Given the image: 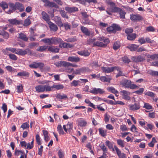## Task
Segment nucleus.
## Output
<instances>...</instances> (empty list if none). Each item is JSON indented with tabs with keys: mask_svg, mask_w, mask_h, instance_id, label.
<instances>
[{
	"mask_svg": "<svg viewBox=\"0 0 158 158\" xmlns=\"http://www.w3.org/2000/svg\"><path fill=\"white\" fill-rule=\"evenodd\" d=\"M57 131L60 134L63 135L64 134V132L63 131L62 127L60 125H59L57 127Z\"/></svg>",
	"mask_w": 158,
	"mask_h": 158,
	"instance_id": "nucleus-51",
	"label": "nucleus"
},
{
	"mask_svg": "<svg viewBox=\"0 0 158 158\" xmlns=\"http://www.w3.org/2000/svg\"><path fill=\"white\" fill-rule=\"evenodd\" d=\"M48 50L53 53H57L59 52V49L57 47L51 46L48 47Z\"/></svg>",
	"mask_w": 158,
	"mask_h": 158,
	"instance_id": "nucleus-24",
	"label": "nucleus"
},
{
	"mask_svg": "<svg viewBox=\"0 0 158 158\" xmlns=\"http://www.w3.org/2000/svg\"><path fill=\"white\" fill-rule=\"evenodd\" d=\"M144 94L146 95L150 96L152 98H154L155 95V94L152 92L148 91L145 92Z\"/></svg>",
	"mask_w": 158,
	"mask_h": 158,
	"instance_id": "nucleus-57",
	"label": "nucleus"
},
{
	"mask_svg": "<svg viewBox=\"0 0 158 158\" xmlns=\"http://www.w3.org/2000/svg\"><path fill=\"white\" fill-rule=\"evenodd\" d=\"M54 19L55 23L59 27H62L63 26V24L60 17L58 16H56Z\"/></svg>",
	"mask_w": 158,
	"mask_h": 158,
	"instance_id": "nucleus-17",
	"label": "nucleus"
},
{
	"mask_svg": "<svg viewBox=\"0 0 158 158\" xmlns=\"http://www.w3.org/2000/svg\"><path fill=\"white\" fill-rule=\"evenodd\" d=\"M59 11L62 17L67 19H69V17L67 15L66 12H65L64 10L60 9Z\"/></svg>",
	"mask_w": 158,
	"mask_h": 158,
	"instance_id": "nucleus-38",
	"label": "nucleus"
},
{
	"mask_svg": "<svg viewBox=\"0 0 158 158\" xmlns=\"http://www.w3.org/2000/svg\"><path fill=\"white\" fill-rule=\"evenodd\" d=\"M132 61L135 62H139L143 61L144 60V58L142 56H133L131 58Z\"/></svg>",
	"mask_w": 158,
	"mask_h": 158,
	"instance_id": "nucleus-15",
	"label": "nucleus"
},
{
	"mask_svg": "<svg viewBox=\"0 0 158 158\" xmlns=\"http://www.w3.org/2000/svg\"><path fill=\"white\" fill-rule=\"evenodd\" d=\"M106 3L109 5L110 7H108V10L112 13H118L121 8L115 6V3L110 0L106 1Z\"/></svg>",
	"mask_w": 158,
	"mask_h": 158,
	"instance_id": "nucleus-2",
	"label": "nucleus"
},
{
	"mask_svg": "<svg viewBox=\"0 0 158 158\" xmlns=\"http://www.w3.org/2000/svg\"><path fill=\"white\" fill-rule=\"evenodd\" d=\"M78 125L81 127H84L86 126L87 122L83 119V118H80L77 120Z\"/></svg>",
	"mask_w": 158,
	"mask_h": 158,
	"instance_id": "nucleus-14",
	"label": "nucleus"
},
{
	"mask_svg": "<svg viewBox=\"0 0 158 158\" xmlns=\"http://www.w3.org/2000/svg\"><path fill=\"white\" fill-rule=\"evenodd\" d=\"M118 13L120 15V19H125V15L126 13L124 10H123L121 9Z\"/></svg>",
	"mask_w": 158,
	"mask_h": 158,
	"instance_id": "nucleus-39",
	"label": "nucleus"
},
{
	"mask_svg": "<svg viewBox=\"0 0 158 158\" xmlns=\"http://www.w3.org/2000/svg\"><path fill=\"white\" fill-rule=\"evenodd\" d=\"M138 47V46L135 44H131V45L127 47V48L129 49L131 51H135Z\"/></svg>",
	"mask_w": 158,
	"mask_h": 158,
	"instance_id": "nucleus-36",
	"label": "nucleus"
},
{
	"mask_svg": "<svg viewBox=\"0 0 158 158\" xmlns=\"http://www.w3.org/2000/svg\"><path fill=\"white\" fill-rule=\"evenodd\" d=\"M31 23V21L29 17L25 20L23 24L24 26L27 27Z\"/></svg>",
	"mask_w": 158,
	"mask_h": 158,
	"instance_id": "nucleus-49",
	"label": "nucleus"
},
{
	"mask_svg": "<svg viewBox=\"0 0 158 158\" xmlns=\"http://www.w3.org/2000/svg\"><path fill=\"white\" fill-rule=\"evenodd\" d=\"M89 92L91 93L95 94H103L105 92L103 89L96 88H93Z\"/></svg>",
	"mask_w": 158,
	"mask_h": 158,
	"instance_id": "nucleus-6",
	"label": "nucleus"
},
{
	"mask_svg": "<svg viewBox=\"0 0 158 158\" xmlns=\"http://www.w3.org/2000/svg\"><path fill=\"white\" fill-rule=\"evenodd\" d=\"M8 21L10 24L13 25L19 24L20 23V21L15 19H9Z\"/></svg>",
	"mask_w": 158,
	"mask_h": 158,
	"instance_id": "nucleus-33",
	"label": "nucleus"
},
{
	"mask_svg": "<svg viewBox=\"0 0 158 158\" xmlns=\"http://www.w3.org/2000/svg\"><path fill=\"white\" fill-rule=\"evenodd\" d=\"M105 45L104 44L103 42L97 41L94 42L93 44V46H97L99 47H105Z\"/></svg>",
	"mask_w": 158,
	"mask_h": 158,
	"instance_id": "nucleus-37",
	"label": "nucleus"
},
{
	"mask_svg": "<svg viewBox=\"0 0 158 158\" xmlns=\"http://www.w3.org/2000/svg\"><path fill=\"white\" fill-rule=\"evenodd\" d=\"M131 83V81L129 80L124 79L122 81L120 84L125 88H129L130 85Z\"/></svg>",
	"mask_w": 158,
	"mask_h": 158,
	"instance_id": "nucleus-10",
	"label": "nucleus"
},
{
	"mask_svg": "<svg viewBox=\"0 0 158 158\" xmlns=\"http://www.w3.org/2000/svg\"><path fill=\"white\" fill-rule=\"evenodd\" d=\"M8 6L7 4L5 2H2L0 4V6H1L3 10L7 8Z\"/></svg>",
	"mask_w": 158,
	"mask_h": 158,
	"instance_id": "nucleus-63",
	"label": "nucleus"
},
{
	"mask_svg": "<svg viewBox=\"0 0 158 158\" xmlns=\"http://www.w3.org/2000/svg\"><path fill=\"white\" fill-rule=\"evenodd\" d=\"M136 34L135 33L131 34L128 35L127 36V39L130 40H134L136 37Z\"/></svg>",
	"mask_w": 158,
	"mask_h": 158,
	"instance_id": "nucleus-41",
	"label": "nucleus"
},
{
	"mask_svg": "<svg viewBox=\"0 0 158 158\" xmlns=\"http://www.w3.org/2000/svg\"><path fill=\"white\" fill-rule=\"evenodd\" d=\"M149 57L152 60H158V54H154L150 55Z\"/></svg>",
	"mask_w": 158,
	"mask_h": 158,
	"instance_id": "nucleus-62",
	"label": "nucleus"
},
{
	"mask_svg": "<svg viewBox=\"0 0 158 158\" xmlns=\"http://www.w3.org/2000/svg\"><path fill=\"white\" fill-rule=\"evenodd\" d=\"M35 89L36 92L38 93L50 91L49 85V84L37 85L35 87Z\"/></svg>",
	"mask_w": 158,
	"mask_h": 158,
	"instance_id": "nucleus-3",
	"label": "nucleus"
},
{
	"mask_svg": "<svg viewBox=\"0 0 158 158\" xmlns=\"http://www.w3.org/2000/svg\"><path fill=\"white\" fill-rule=\"evenodd\" d=\"M41 15L43 19L46 21L47 23L50 21V17L46 12L44 11H42Z\"/></svg>",
	"mask_w": 158,
	"mask_h": 158,
	"instance_id": "nucleus-20",
	"label": "nucleus"
},
{
	"mask_svg": "<svg viewBox=\"0 0 158 158\" xmlns=\"http://www.w3.org/2000/svg\"><path fill=\"white\" fill-rule=\"evenodd\" d=\"M120 44L119 42L114 43L113 45V48L114 50L118 49L120 47Z\"/></svg>",
	"mask_w": 158,
	"mask_h": 158,
	"instance_id": "nucleus-50",
	"label": "nucleus"
},
{
	"mask_svg": "<svg viewBox=\"0 0 158 158\" xmlns=\"http://www.w3.org/2000/svg\"><path fill=\"white\" fill-rule=\"evenodd\" d=\"M39 43L36 42H33L29 44L28 47L30 48H32L35 46H37Z\"/></svg>",
	"mask_w": 158,
	"mask_h": 158,
	"instance_id": "nucleus-55",
	"label": "nucleus"
},
{
	"mask_svg": "<svg viewBox=\"0 0 158 158\" xmlns=\"http://www.w3.org/2000/svg\"><path fill=\"white\" fill-rule=\"evenodd\" d=\"M46 6L51 7H54L56 8H59V6L53 2H50L49 1L48 2V3Z\"/></svg>",
	"mask_w": 158,
	"mask_h": 158,
	"instance_id": "nucleus-40",
	"label": "nucleus"
},
{
	"mask_svg": "<svg viewBox=\"0 0 158 158\" xmlns=\"http://www.w3.org/2000/svg\"><path fill=\"white\" fill-rule=\"evenodd\" d=\"M157 71H154L152 70H150L148 71V74L152 75L154 76H157L158 75Z\"/></svg>",
	"mask_w": 158,
	"mask_h": 158,
	"instance_id": "nucleus-56",
	"label": "nucleus"
},
{
	"mask_svg": "<svg viewBox=\"0 0 158 158\" xmlns=\"http://www.w3.org/2000/svg\"><path fill=\"white\" fill-rule=\"evenodd\" d=\"M29 75V73L26 71H23L19 72L18 73L17 76L21 77H28Z\"/></svg>",
	"mask_w": 158,
	"mask_h": 158,
	"instance_id": "nucleus-32",
	"label": "nucleus"
},
{
	"mask_svg": "<svg viewBox=\"0 0 158 158\" xmlns=\"http://www.w3.org/2000/svg\"><path fill=\"white\" fill-rule=\"evenodd\" d=\"M60 48H69L72 47L73 45L68 43L62 42L60 44L59 46Z\"/></svg>",
	"mask_w": 158,
	"mask_h": 158,
	"instance_id": "nucleus-19",
	"label": "nucleus"
},
{
	"mask_svg": "<svg viewBox=\"0 0 158 158\" xmlns=\"http://www.w3.org/2000/svg\"><path fill=\"white\" fill-rule=\"evenodd\" d=\"M48 46L46 45L41 46L38 48L37 50L40 52L46 50L48 48Z\"/></svg>",
	"mask_w": 158,
	"mask_h": 158,
	"instance_id": "nucleus-44",
	"label": "nucleus"
},
{
	"mask_svg": "<svg viewBox=\"0 0 158 158\" xmlns=\"http://www.w3.org/2000/svg\"><path fill=\"white\" fill-rule=\"evenodd\" d=\"M15 54L19 55H24L27 54V52L26 50L19 49H16Z\"/></svg>",
	"mask_w": 158,
	"mask_h": 158,
	"instance_id": "nucleus-27",
	"label": "nucleus"
},
{
	"mask_svg": "<svg viewBox=\"0 0 158 158\" xmlns=\"http://www.w3.org/2000/svg\"><path fill=\"white\" fill-rule=\"evenodd\" d=\"M120 93L123 99L127 100H130L131 98L129 96L130 94V92L125 90H122Z\"/></svg>",
	"mask_w": 158,
	"mask_h": 158,
	"instance_id": "nucleus-8",
	"label": "nucleus"
},
{
	"mask_svg": "<svg viewBox=\"0 0 158 158\" xmlns=\"http://www.w3.org/2000/svg\"><path fill=\"white\" fill-rule=\"evenodd\" d=\"M64 88L63 85L59 84H54L52 86L49 85L50 91H52L54 88L57 90L62 89Z\"/></svg>",
	"mask_w": 158,
	"mask_h": 158,
	"instance_id": "nucleus-9",
	"label": "nucleus"
},
{
	"mask_svg": "<svg viewBox=\"0 0 158 158\" xmlns=\"http://www.w3.org/2000/svg\"><path fill=\"white\" fill-rule=\"evenodd\" d=\"M30 68L36 69L38 68L43 69L44 66V64L42 62H33L32 64L29 65Z\"/></svg>",
	"mask_w": 158,
	"mask_h": 158,
	"instance_id": "nucleus-5",
	"label": "nucleus"
},
{
	"mask_svg": "<svg viewBox=\"0 0 158 158\" xmlns=\"http://www.w3.org/2000/svg\"><path fill=\"white\" fill-rule=\"evenodd\" d=\"M77 53L80 55L84 56H89L90 54V52H89L86 50L78 51Z\"/></svg>",
	"mask_w": 158,
	"mask_h": 158,
	"instance_id": "nucleus-26",
	"label": "nucleus"
},
{
	"mask_svg": "<svg viewBox=\"0 0 158 158\" xmlns=\"http://www.w3.org/2000/svg\"><path fill=\"white\" fill-rule=\"evenodd\" d=\"M65 10L69 13L78 10V8L76 7H66Z\"/></svg>",
	"mask_w": 158,
	"mask_h": 158,
	"instance_id": "nucleus-28",
	"label": "nucleus"
},
{
	"mask_svg": "<svg viewBox=\"0 0 158 158\" xmlns=\"http://www.w3.org/2000/svg\"><path fill=\"white\" fill-rule=\"evenodd\" d=\"M99 135L102 137H105L107 135V130L102 127H100L98 129Z\"/></svg>",
	"mask_w": 158,
	"mask_h": 158,
	"instance_id": "nucleus-22",
	"label": "nucleus"
},
{
	"mask_svg": "<svg viewBox=\"0 0 158 158\" xmlns=\"http://www.w3.org/2000/svg\"><path fill=\"white\" fill-rule=\"evenodd\" d=\"M68 60L74 62H78L80 61V58L77 56H69L68 57Z\"/></svg>",
	"mask_w": 158,
	"mask_h": 158,
	"instance_id": "nucleus-18",
	"label": "nucleus"
},
{
	"mask_svg": "<svg viewBox=\"0 0 158 158\" xmlns=\"http://www.w3.org/2000/svg\"><path fill=\"white\" fill-rule=\"evenodd\" d=\"M41 41L43 42L45 44H48L50 45H52V40L51 38H47L43 39Z\"/></svg>",
	"mask_w": 158,
	"mask_h": 158,
	"instance_id": "nucleus-42",
	"label": "nucleus"
},
{
	"mask_svg": "<svg viewBox=\"0 0 158 158\" xmlns=\"http://www.w3.org/2000/svg\"><path fill=\"white\" fill-rule=\"evenodd\" d=\"M48 23L49 25V27L51 31H56L58 30V28L57 26L51 21Z\"/></svg>",
	"mask_w": 158,
	"mask_h": 158,
	"instance_id": "nucleus-21",
	"label": "nucleus"
},
{
	"mask_svg": "<svg viewBox=\"0 0 158 158\" xmlns=\"http://www.w3.org/2000/svg\"><path fill=\"white\" fill-rule=\"evenodd\" d=\"M100 80L102 82H110L111 80L110 78H107L105 76L101 77Z\"/></svg>",
	"mask_w": 158,
	"mask_h": 158,
	"instance_id": "nucleus-45",
	"label": "nucleus"
},
{
	"mask_svg": "<svg viewBox=\"0 0 158 158\" xmlns=\"http://www.w3.org/2000/svg\"><path fill=\"white\" fill-rule=\"evenodd\" d=\"M114 66L110 67H103L101 68L103 72L106 73H110L114 70Z\"/></svg>",
	"mask_w": 158,
	"mask_h": 158,
	"instance_id": "nucleus-11",
	"label": "nucleus"
},
{
	"mask_svg": "<svg viewBox=\"0 0 158 158\" xmlns=\"http://www.w3.org/2000/svg\"><path fill=\"white\" fill-rule=\"evenodd\" d=\"M66 126L67 130H69V131H71V130L72 129L73 127V123H69L66 125Z\"/></svg>",
	"mask_w": 158,
	"mask_h": 158,
	"instance_id": "nucleus-58",
	"label": "nucleus"
},
{
	"mask_svg": "<svg viewBox=\"0 0 158 158\" xmlns=\"http://www.w3.org/2000/svg\"><path fill=\"white\" fill-rule=\"evenodd\" d=\"M146 31L147 32H153L155 31V29L153 27L150 26L147 27Z\"/></svg>",
	"mask_w": 158,
	"mask_h": 158,
	"instance_id": "nucleus-64",
	"label": "nucleus"
},
{
	"mask_svg": "<svg viewBox=\"0 0 158 158\" xmlns=\"http://www.w3.org/2000/svg\"><path fill=\"white\" fill-rule=\"evenodd\" d=\"M100 147L103 151V153L106 154L107 152V149L104 144L101 145Z\"/></svg>",
	"mask_w": 158,
	"mask_h": 158,
	"instance_id": "nucleus-52",
	"label": "nucleus"
},
{
	"mask_svg": "<svg viewBox=\"0 0 158 158\" xmlns=\"http://www.w3.org/2000/svg\"><path fill=\"white\" fill-rule=\"evenodd\" d=\"M83 20L82 21V23L84 24H88L89 25L91 24V23L90 20H89L88 19H83Z\"/></svg>",
	"mask_w": 158,
	"mask_h": 158,
	"instance_id": "nucleus-61",
	"label": "nucleus"
},
{
	"mask_svg": "<svg viewBox=\"0 0 158 158\" xmlns=\"http://www.w3.org/2000/svg\"><path fill=\"white\" fill-rule=\"evenodd\" d=\"M128 106L130 110L133 111L137 110L140 108V103L139 102H135L133 104L129 105Z\"/></svg>",
	"mask_w": 158,
	"mask_h": 158,
	"instance_id": "nucleus-7",
	"label": "nucleus"
},
{
	"mask_svg": "<svg viewBox=\"0 0 158 158\" xmlns=\"http://www.w3.org/2000/svg\"><path fill=\"white\" fill-rule=\"evenodd\" d=\"M42 131L44 136V139L45 141L47 142L49 139V138L48 134V132L47 131L45 130H43Z\"/></svg>",
	"mask_w": 158,
	"mask_h": 158,
	"instance_id": "nucleus-35",
	"label": "nucleus"
},
{
	"mask_svg": "<svg viewBox=\"0 0 158 158\" xmlns=\"http://www.w3.org/2000/svg\"><path fill=\"white\" fill-rule=\"evenodd\" d=\"M117 144L121 147L123 148L125 146V142L124 140L121 139H118L117 140Z\"/></svg>",
	"mask_w": 158,
	"mask_h": 158,
	"instance_id": "nucleus-43",
	"label": "nucleus"
},
{
	"mask_svg": "<svg viewBox=\"0 0 158 158\" xmlns=\"http://www.w3.org/2000/svg\"><path fill=\"white\" fill-rule=\"evenodd\" d=\"M52 40V45L56 44H60L63 42V41L60 38L53 37L51 38Z\"/></svg>",
	"mask_w": 158,
	"mask_h": 158,
	"instance_id": "nucleus-16",
	"label": "nucleus"
},
{
	"mask_svg": "<svg viewBox=\"0 0 158 158\" xmlns=\"http://www.w3.org/2000/svg\"><path fill=\"white\" fill-rule=\"evenodd\" d=\"M29 127V125L26 122L23 123L21 125V127L23 130L27 129Z\"/></svg>",
	"mask_w": 158,
	"mask_h": 158,
	"instance_id": "nucleus-53",
	"label": "nucleus"
},
{
	"mask_svg": "<svg viewBox=\"0 0 158 158\" xmlns=\"http://www.w3.org/2000/svg\"><path fill=\"white\" fill-rule=\"evenodd\" d=\"M115 68H114V70H117L118 72V73L116 75V77L117 78L120 76H124V74L123 73L122 71L121 68L115 66Z\"/></svg>",
	"mask_w": 158,
	"mask_h": 158,
	"instance_id": "nucleus-23",
	"label": "nucleus"
},
{
	"mask_svg": "<svg viewBox=\"0 0 158 158\" xmlns=\"http://www.w3.org/2000/svg\"><path fill=\"white\" fill-rule=\"evenodd\" d=\"M120 28L116 24H113L112 26L107 27V30L109 32H113L115 30H119Z\"/></svg>",
	"mask_w": 158,
	"mask_h": 158,
	"instance_id": "nucleus-13",
	"label": "nucleus"
},
{
	"mask_svg": "<svg viewBox=\"0 0 158 158\" xmlns=\"http://www.w3.org/2000/svg\"><path fill=\"white\" fill-rule=\"evenodd\" d=\"M66 62L64 61H60L55 63L54 64L59 67L62 66L66 67Z\"/></svg>",
	"mask_w": 158,
	"mask_h": 158,
	"instance_id": "nucleus-31",
	"label": "nucleus"
},
{
	"mask_svg": "<svg viewBox=\"0 0 158 158\" xmlns=\"http://www.w3.org/2000/svg\"><path fill=\"white\" fill-rule=\"evenodd\" d=\"M143 108H146L147 110H151L152 109V106L149 103H144Z\"/></svg>",
	"mask_w": 158,
	"mask_h": 158,
	"instance_id": "nucleus-59",
	"label": "nucleus"
},
{
	"mask_svg": "<svg viewBox=\"0 0 158 158\" xmlns=\"http://www.w3.org/2000/svg\"><path fill=\"white\" fill-rule=\"evenodd\" d=\"M156 142V140L155 138L152 139V141L148 144V146L151 147H153L154 146L155 143Z\"/></svg>",
	"mask_w": 158,
	"mask_h": 158,
	"instance_id": "nucleus-60",
	"label": "nucleus"
},
{
	"mask_svg": "<svg viewBox=\"0 0 158 158\" xmlns=\"http://www.w3.org/2000/svg\"><path fill=\"white\" fill-rule=\"evenodd\" d=\"M18 34L19 36V37L20 39L25 41H27L28 40V38L25 34L23 33H21Z\"/></svg>",
	"mask_w": 158,
	"mask_h": 158,
	"instance_id": "nucleus-34",
	"label": "nucleus"
},
{
	"mask_svg": "<svg viewBox=\"0 0 158 158\" xmlns=\"http://www.w3.org/2000/svg\"><path fill=\"white\" fill-rule=\"evenodd\" d=\"M33 143L34 139H33L31 143H28L27 144V149H31L33 147Z\"/></svg>",
	"mask_w": 158,
	"mask_h": 158,
	"instance_id": "nucleus-48",
	"label": "nucleus"
},
{
	"mask_svg": "<svg viewBox=\"0 0 158 158\" xmlns=\"http://www.w3.org/2000/svg\"><path fill=\"white\" fill-rule=\"evenodd\" d=\"M9 6L12 10H18L20 12H23L25 9L23 5L18 2H16L15 4L10 3L9 4Z\"/></svg>",
	"mask_w": 158,
	"mask_h": 158,
	"instance_id": "nucleus-1",
	"label": "nucleus"
},
{
	"mask_svg": "<svg viewBox=\"0 0 158 158\" xmlns=\"http://www.w3.org/2000/svg\"><path fill=\"white\" fill-rule=\"evenodd\" d=\"M106 144L110 149H111V148H113V142H111L109 140H106Z\"/></svg>",
	"mask_w": 158,
	"mask_h": 158,
	"instance_id": "nucleus-54",
	"label": "nucleus"
},
{
	"mask_svg": "<svg viewBox=\"0 0 158 158\" xmlns=\"http://www.w3.org/2000/svg\"><path fill=\"white\" fill-rule=\"evenodd\" d=\"M5 68L7 71L10 72H15L16 70V69L9 65L6 66Z\"/></svg>",
	"mask_w": 158,
	"mask_h": 158,
	"instance_id": "nucleus-46",
	"label": "nucleus"
},
{
	"mask_svg": "<svg viewBox=\"0 0 158 158\" xmlns=\"http://www.w3.org/2000/svg\"><path fill=\"white\" fill-rule=\"evenodd\" d=\"M107 89L109 91H111L112 93L115 94L118 93V91L113 87H109Z\"/></svg>",
	"mask_w": 158,
	"mask_h": 158,
	"instance_id": "nucleus-47",
	"label": "nucleus"
},
{
	"mask_svg": "<svg viewBox=\"0 0 158 158\" xmlns=\"http://www.w3.org/2000/svg\"><path fill=\"white\" fill-rule=\"evenodd\" d=\"M56 97L57 99H59L60 101H61V100L62 99H66L68 98V97L67 95L64 94H61L60 93H58L56 94Z\"/></svg>",
	"mask_w": 158,
	"mask_h": 158,
	"instance_id": "nucleus-30",
	"label": "nucleus"
},
{
	"mask_svg": "<svg viewBox=\"0 0 158 158\" xmlns=\"http://www.w3.org/2000/svg\"><path fill=\"white\" fill-rule=\"evenodd\" d=\"M81 31L86 35L89 36L90 35V32L88 28L83 26H81Z\"/></svg>",
	"mask_w": 158,
	"mask_h": 158,
	"instance_id": "nucleus-25",
	"label": "nucleus"
},
{
	"mask_svg": "<svg viewBox=\"0 0 158 158\" xmlns=\"http://www.w3.org/2000/svg\"><path fill=\"white\" fill-rule=\"evenodd\" d=\"M16 50V49L15 48L8 47L6 48L5 49H3L2 51V52L4 54L7 55L9 53V52H8V51H10L11 52L15 53Z\"/></svg>",
	"mask_w": 158,
	"mask_h": 158,
	"instance_id": "nucleus-12",
	"label": "nucleus"
},
{
	"mask_svg": "<svg viewBox=\"0 0 158 158\" xmlns=\"http://www.w3.org/2000/svg\"><path fill=\"white\" fill-rule=\"evenodd\" d=\"M130 19L133 22H136L143 20V18L139 14H132L130 15Z\"/></svg>",
	"mask_w": 158,
	"mask_h": 158,
	"instance_id": "nucleus-4",
	"label": "nucleus"
},
{
	"mask_svg": "<svg viewBox=\"0 0 158 158\" xmlns=\"http://www.w3.org/2000/svg\"><path fill=\"white\" fill-rule=\"evenodd\" d=\"M81 82L80 80H73L71 82L70 84L72 86L74 87H77L78 86H80L81 85Z\"/></svg>",
	"mask_w": 158,
	"mask_h": 158,
	"instance_id": "nucleus-29",
	"label": "nucleus"
}]
</instances>
